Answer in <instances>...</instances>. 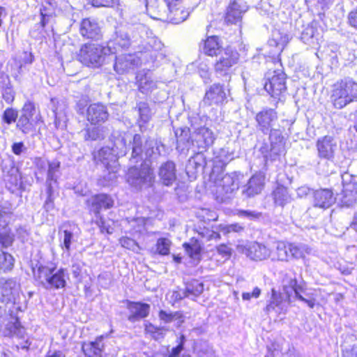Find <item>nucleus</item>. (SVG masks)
<instances>
[{
  "mask_svg": "<svg viewBox=\"0 0 357 357\" xmlns=\"http://www.w3.org/2000/svg\"><path fill=\"white\" fill-rule=\"evenodd\" d=\"M158 318L161 324H173V326L176 328H181L185 320V317L180 311L172 312L164 310L159 311Z\"/></svg>",
  "mask_w": 357,
  "mask_h": 357,
  "instance_id": "obj_25",
  "label": "nucleus"
},
{
  "mask_svg": "<svg viewBox=\"0 0 357 357\" xmlns=\"http://www.w3.org/2000/svg\"><path fill=\"white\" fill-rule=\"evenodd\" d=\"M127 144L128 151L131 150L130 160L131 162H137L142 159V154L144 153L146 158L151 157L156 151H158V142L149 137L146 139L143 145L142 137L139 134H135L132 137V141L128 139Z\"/></svg>",
  "mask_w": 357,
  "mask_h": 357,
  "instance_id": "obj_7",
  "label": "nucleus"
},
{
  "mask_svg": "<svg viewBox=\"0 0 357 357\" xmlns=\"http://www.w3.org/2000/svg\"><path fill=\"white\" fill-rule=\"evenodd\" d=\"M271 196L275 205L281 207H284L292 200L287 188L282 185H279L275 188V189L272 192Z\"/></svg>",
  "mask_w": 357,
  "mask_h": 357,
  "instance_id": "obj_32",
  "label": "nucleus"
},
{
  "mask_svg": "<svg viewBox=\"0 0 357 357\" xmlns=\"http://www.w3.org/2000/svg\"><path fill=\"white\" fill-rule=\"evenodd\" d=\"M271 255L270 250L264 245L257 242L252 243L247 250V255L252 260L261 261Z\"/></svg>",
  "mask_w": 357,
  "mask_h": 357,
  "instance_id": "obj_28",
  "label": "nucleus"
},
{
  "mask_svg": "<svg viewBox=\"0 0 357 357\" xmlns=\"http://www.w3.org/2000/svg\"><path fill=\"white\" fill-rule=\"evenodd\" d=\"M137 53L141 63H152L153 66H158L167 56L164 44L156 36L144 38L138 45Z\"/></svg>",
  "mask_w": 357,
  "mask_h": 357,
  "instance_id": "obj_4",
  "label": "nucleus"
},
{
  "mask_svg": "<svg viewBox=\"0 0 357 357\" xmlns=\"http://www.w3.org/2000/svg\"><path fill=\"white\" fill-rule=\"evenodd\" d=\"M214 64L215 72L218 76L230 77V70L233 66L236 65L239 59L238 52L227 47L218 55Z\"/></svg>",
  "mask_w": 357,
  "mask_h": 357,
  "instance_id": "obj_10",
  "label": "nucleus"
},
{
  "mask_svg": "<svg viewBox=\"0 0 357 357\" xmlns=\"http://www.w3.org/2000/svg\"><path fill=\"white\" fill-rule=\"evenodd\" d=\"M255 119L257 130L268 135L270 130L276 125L278 115L275 109L266 107L256 114Z\"/></svg>",
  "mask_w": 357,
  "mask_h": 357,
  "instance_id": "obj_12",
  "label": "nucleus"
},
{
  "mask_svg": "<svg viewBox=\"0 0 357 357\" xmlns=\"http://www.w3.org/2000/svg\"><path fill=\"white\" fill-rule=\"evenodd\" d=\"M79 33L86 39L98 40L102 38V30L94 19L86 18L82 20L79 25Z\"/></svg>",
  "mask_w": 357,
  "mask_h": 357,
  "instance_id": "obj_19",
  "label": "nucleus"
},
{
  "mask_svg": "<svg viewBox=\"0 0 357 357\" xmlns=\"http://www.w3.org/2000/svg\"><path fill=\"white\" fill-rule=\"evenodd\" d=\"M194 129L192 137L190 136L189 129L185 128H179L175 131L176 149L179 152L187 153L190 149H192L193 153H202L213 144L215 135L212 130L206 126Z\"/></svg>",
  "mask_w": 357,
  "mask_h": 357,
  "instance_id": "obj_1",
  "label": "nucleus"
},
{
  "mask_svg": "<svg viewBox=\"0 0 357 357\" xmlns=\"http://www.w3.org/2000/svg\"><path fill=\"white\" fill-rule=\"evenodd\" d=\"M20 291V285L14 278H0V302L15 303Z\"/></svg>",
  "mask_w": 357,
  "mask_h": 357,
  "instance_id": "obj_11",
  "label": "nucleus"
},
{
  "mask_svg": "<svg viewBox=\"0 0 357 357\" xmlns=\"http://www.w3.org/2000/svg\"><path fill=\"white\" fill-rule=\"evenodd\" d=\"M288 40L287 35H282L278 31H276L273 33L272 38L268 40V44L282 51L287 44Z\"/></svg>",
  "mask_w": 357,
  "mask_h": 357,
  "instance_id": "obj_48",
  "label": "nucleus"
},
{
  "mask_svg": "<svg viewBox=\"0 0 357 357\" xmlns=\"http://www.w3.org/2000/svg\"><path fill=\"white\" fill-rule=\"evenodd\" d=\"M33 276L47 290L63 289L67 284L69 275L63 268H56L55 266L40 264L37 269L33 268Z\"/></svg>",
  "mask_w": 357,
  "mask_h": 357,
  "instance_id": "obj_3",
  "label": "nucleus"
},
{
  "mask_svg": "<svg viewBox=\"0 0 357 357\" xmlns=\"http://www.w3.org/2000/svg\"><path fill=\"white\" fill-rule=\"evenodd\" d=\"M18 117V112L17 110L13 108H7L3 114L2 119L3 121L10 125L16 121Z\"/></svg>",
  "mask_w": 357,
  "mask_h": 357,
  "instance_id": "obj_58",
  "label": "nucleus"
},
{
  "mask_svg": "<svg viewBox=\"0 0 357 357\" xmlns=\"http://www.w3.org/2000/svg\"><path fill=\"white\" fill-rule=\"evenodd\" d=\"M237 214L239 217L246 218L250 220L258 219L261 216V213L250 210H239Z\"/></svg>",
  "mask_w": 357,
  "mask_h": 357,
  "instance_id": "obj_61",
  "label": "nucleus"
},
{
  "mask_svg": "<svg viewBox=\"0 0 357 357\" xmlns=\"http://www.w3.org/2000/svg\"><path fill=\"white\" fill-rule=\"evenodd\" d=\"M331 99L334 107L338 109L357 102V82L350 77L337 81L333 86Z\"/></svg>",
  "mask_w": 357,
  "mask_h": 357,
  "instance_id": "obj_5",
  "label": "nucleus"
},
{
  "mask_svg": "<svg viewBox=\"0 0 357 357\" xmlns=\"http://www.w3.org/2000/svg\"><path fill=\"white\" fill-rule=\"evenodd\" d=\"M135 109L137 110L139 116V123L140 130L144 132L146 129V127L142 124V123L146 124L151 120L152 116L151 109L149 107V103L146 102H138L135 107Z\"/></svg>",
  "mask_w": 357,
  "mask_h": 357,
  "instance_id": "obj_36",
  "label": "nucleus"
},
{
  "mask_svg": "<svg viewBox=\"0 0 357 357\" xmlns=\"http://www.w3.org/2000/svg\"><path fill=\"white\" fill-rule=\"evenodd\" d=\"M185 290L188 298L195 300L204 291V283L197 280H192L185 283Z\"/></svg>",
  "mask_w": 357,
  "mask_h": 357,
  "instance_id": "obj_40",
  "label": "nucleus"
},
{
  "mask_svg": "<svg viewBox=\"0 0 357 357\" xmlns=\"http://www.w3.org/2000/svg\"><path fill=\"white\" fill-rule=\"evenodd\" d=\"M336 201V197L331 189L320 188L313 192V206L321 209L331 207Z\"/></svg>",
  "mask_w": 357,
  "mask_h": 357,
  "instance_id": "obj_17",
  "label": "nucleus"
},
{
  "mask_svg": "<svg viewBox=\"0 0 357 357\" xmlns=\"http://www.w3.org/2000/svg\"><path fill=\"white\" fill-rule=\"evenodd\" d=\"M139 91L145 94L151 93L157 88L156 82H155L150 76L145 74L142 76L137 75Z\"/></svg>",
  "mask_w": 357,
  "mask_h": 357,
  "instance_id": "obj_41",
  "label": "nucleus"
},
{
  "mask_svg": "<svg viewBox=\"0 0 357 357\" xmlns=\"http://www.w3.org/2000/svg\"><path fill=\"white\" fill-rule=\"evenodd\" d=\"M342 357H357V344H354L351 348H347L342 345Z\"/></svg>",
  "mask_w": 357,
  "mask_h": 357,
  "instance_id": "obj_62",
  "label": "nucleus"
},
{
  "mask_svg": "<svg viewBox=\"0 0 357 357\" xmlns=\"http://www.w3.org/2000/svg\"><path fill=\"white\" fill-rule=\"evenodd\" d=\"M15 259L10 253L0 250V273H6L13 269Z\"/></svg>",
  "mask_w": 357,
  "mask_h": 357,
  "instance_id": "obj_43",
  "label": "nucleus"
},
{
  "mask_svg": "<svg viewBox=\"0 0 357 357\" xmlns=\"http://www.w3.org/2000/svg\"><path fill=\"white\" fill-rule=\"evenodd\" d=\"M217 252L225 259H229L231 255V249L225 244H220L217 247Z\"/></svg>",
  "mask_w": 357,
  "mask_h": 357,
  "instance_id": "obj_63",
  "label": "nucleus"
},
{
  "mask_svg": "<svg viewBox=\"0 0 357 357\" xmlns=\"http://www.w3.org/2000/svg\"><path fill=\"white\" fill-rule=\"evenodd\" d=\"M171 241L165 238H160L157 241L156 250L160 255H167L169 253Z\"/></svg>",
  "mask_w": 357,
  "mask_h": 357,
  "instance_id": "obj_55",
  "label": "nucleus"
},
{
  "mask_svg": "<svg viewBox=\"0 0 357 357\" xmlns=\"http://www.w3.org/2000/svg\"><path fill=\"white\" fill-rule=\"evenodd\" d=\"M199 234L202 238H204L206 241H217L220 239V234L213 229H210L208 228H201L199 231Z\"/></svg>",
  "mask_w": 357,
  "mask_h": 357,
  "instance_id": "obj_54",
  "label": "nucleus"
},
{
  "mask_svg": "<svg viewBox=\"0 0 357 357\" xmlns=\"http://www.w3.org/2000/svg\"><path fill=\"white\" fill-rule=\"evenodd\" d=\"M297 280L294 272L284 273L282 274V284L284 294H286V299L291 302V296L293 295L294 287H296Z\"/></svg>",
  "mask_w": 357,
  "mask_h": 357,
  "instance_id": "obj_34",
  "label": "nucleus"
},
{
  "mask_svg": "<svg viewBox=\"0 0 357 357\" xmlns=\"http://www.w3.org/2000/svg\"><path fill=\"white\" fill-rule=\"evenodd\" d=\"M356 200L357 190L344 192L342 190V196L340 199L342 206L351 207L356 203Z\"/></svg>",
  "mask_w": 357,
  "mask_h": 357,
  "instance_id": "obj_52",
  "label": "nucleus"
},
{
  "mask_svg": "<svg viewBox=\"0 0 357 357\" xmlns=\"http://www.w3.org/2000/svg\"><path fill=\"white\" fill-rule=\"evenodd\" d=\"M154 179V174L150 165L142 163L139 167H132L127 173V181L136 189H141L144 186L151 185Z\"/></svg>",
  "mask_w": 357,
  "mask_h": 357,
  "instance_id": "obj_8",
  "label": "nucleus"
},
{
  "mask_svg": "<svg viewBox=\"0 0 357 357\" xmlns=\"http://www.w3.org/2000/svg\"><path fill=\"white\" fill-rule=\"evenodd\" d=\"M122 247L130 250L132 251L137 252L139 250V247L137 242L128 237H122L119 240Z\"/></svg>",
  "mask_w": 357,
  "mask_h": 357,
  "instance_id": "obj_59",
  "label": "nucleus"
},
{
  "mask_svg": "<svg viewBox=\"0 0 357 357\" xmlns=\"http://www.w3.org/2000/svg\"><path fill=\"white\" fill-rule=\"evenodd\" d=\"M20 116L27 117L29 120H33L36 124L39 123L41 119L40 114L36 112L35 104L31 101L25 102L22 109Z\"/></svg>",
  "mask_w": 357,
  "mask_h": 357,
  "instance_id": "obj_42",
  "label": "nucleus"
},
{
  "mask_svg": "<svg viewBox=\"0 0 357 357\" xmlns=\"http://www.w3.org/2000/svg\"><path fill=\"white\" fill-rule=\"evenodd\" d=\"M37 125L33 120H29L27 117L20 116L16 126L22 133L30 134L36 131Z\"/></svg>",
  "mask_w": 357,
  "mask_h": 357,
  "instance_id": "obj_46",
  "label": "nucleus"
},
{
  "mask_svg": "<svg viewBox=\"0 0 357 357\" xmlns=\"http://www.w3.org/2000/svg\"><path fill=\"white\" fill-rule=\"evenodd\" d=\"M289 243L279 241L277 243L275 255H277L278 260L280 261H289Z\"/></svg>",
  "mask_w": 357,
  "mask_h": 357,
  "instance_id": "obj_50",
  "label": "nucleus"
},
{
  "mask_svg": "<svg viewBox=\"0 0 357 357\" xmlns=\"http://www.w3.org/2000/svg\"><path fill=\"white\" fill-rule=\"evenodd\" d=\"M215 229L224 234H227L231 232L240 233L244 230V227L238 223H234L231 225L220 224L215 227Z\"/></svg>",
  "mask_w": 357,
  "mask_h": 357,
  "instance_id": "obj_53",
  "label": "nucleus"
},
{
  "mask_svg": "<svg viewBox=\"0 0 357 357\" xmlns=\"http://www.w3.org/2000/svg\"><path fill=\"white\" fill-rule=\"evenodd\" d=\"M227 91L224 85L213 84L206 91L202 102L205 106L221 105L227 102Z\"/></svg>",
  "mask_w": 357,
  "mask_h": 357,
  "instance_id": "obj_16",
  "label": "nucleus"
},
{
  "mask_svg": "<svg viewBox=\"0 0 357 357\" xmlns=\"http://www.w3.org/2000/svg\"><path fill=\"white\" fill-rule=\"evenodd\" d=\"M109 48L100 44L86 43L81 46L77 59L87 67L98 68L104 64L106 56L110 54Z\"/></svg>",
  "mask_w": 357,
  "mask_h": 357,
  "instance_id": "obj_6",
  "label": "nucleus"
},
{
  "mask_svg": "<svg viewBox=\"0 0 357 357\" xmlns=\"http://www.w3.org/2000/svg\"><path fill=\"white\" fill-rule=\"evenodd\" d=\"M12 218L13 213L8 208H0V244L5 248L10 246L14 241V236L8 226Z\"/></svg>",
  "mask_w": 357,
  "mask_h": 357,
  "instance_id": "obj_13",
  "label": "nucleus"
},
{
  "mask_svg": "<svg viewBox=\"0 0 357 357\" xmlns=\"http://www.w3.org/2000/svg\"><path fill=\"white\" fill-rule=\"evenodd\" d=\"M268 134L269 135L271 150L274 153L278 154L283 146L284 137L282 131L280 128L273 127Z\"/></svg>",
  "mask_w": 357,
  "mask_h": 357,
  "instance_id": "obj_37",
  "label": "nucleus"
},
{
  "mask_svg": "<svg viewBox=\"0 0 357 357\" xmlns=\"http://www.w3.org/2000/svg\"><path fill=\"white\" fill-rule=\"evenodd\" d=\"M11 149L15 155H20L26 150V148L24 146V143L22 142H20L13 143L11 146Z\"/></svg>",
  "mask_w": 357,
  "mask_h": 357,
  "instance_id": "obj_64",
  "label": "nucleus"
},
{
  "mask_svg": "<svg viewBox=\"0 0 357 357\" xmlns=\"http://www.w3.org/2000/svg\"><path fill=\"white\" fill-rule=\"evenodd\" d=\"M264 183L261 177L253 176L249 179L248 183L244 185L243 194L247 197H254L261 192Z\"/></svg>",
  "mask_w": 357,
  "mask_h": 357,
  "instance_id": "obj_33",
  "label": "nucleus"
},
{
  "mask_svg": "<svg viewBox=\"0 0 357 357\" xmlns=\"http://www.w3.org/2000/svg\"><path fill=\"white\" fill-rule=\"evenodd\" d=\"M316 148L319 158L333 160L337 149V140L331 135L319 137L317 140Z\"/></svg>",
  "mask_w": 357,
  "mask_h": 357,
  "instance_id": "obj_15",
  "label": "nucleus"
},
{
  "mask_svg": "<svg viewBox=\"0 0 357 357\" xmlns=\"http://www.w3.org/2000/svg\"><path fill=\"white\" fill-rule=\"evenodd\" d=\"M158 176L163 185H172L176 179L175 163L171 160L163 162L159 168Z\"/></svg>",
  "mask_w": 357,
  "mask_h": 357,
  "instance_id": "obj_26",
  "label": "nucleus"
},
{
  "mask_svg": "<svg viewBox=\"0 0 357 357\" xmlns=\"http://www.w3.org/2000/svg\"><path fill=\"white\" fill-rule=\"evenodd\" d=\"M61 162L57 160L47 161V174L46 181H54L56 183L60 170Z\"/></svg>",
  "mask_w": 357,
  "mask_h": 357,
  "instance_id": "obj_49",
  "label": "nucleus"
},
{
  "mask_svg": "<svg viewBox=\"0 0 357 357\" xmlns=\"http://www.w3.org/2000/svg\"><path fill=\"white\" fill-rule=\"evenodd\" d=\"M103 336H99L95 341L85 342L82 345L83 351L88 357H102L103 349Z\"/></svg>",
  "mask_w": 357,
  "mask_h": 357,
  "instance_id": "obj_30",
  "label": "nucleus"
},
{
  "mask_svg": "<svg viewBox=\"0 0 357 357\" xmlns=\"http://www.w3.org/2000/svg\"><path fill=\"white\" fill-rule=\"evenodd\" d=\"M289 259L303 258L305 254L310 252V248L303 244L289 243Z\"/></svg>",
  "mask_w": 357,
  "mask_h": 357,
  "instance_id": "obj_45",
  "label": "nucleus"
},
{
  "mask_svg": "<svg viewBox=\"0 0 357 357\" xmlns=\"http://www.w3.org/2000/svg\"><path fill=\"white\" fill-rule=\"evenodd\" d=\"M5 181L7 188L15 193L18 190H24V185L22 181V176L18 169L13 167L5 176Z\"/></svg>",
  "mask_w": 357,
  "mask_h": 357,
  "instance_id": "obj_27",
  "label": "nucleus"
},
{
  "mask_svg": "<svg viewBox=\"0 0 357 357\" xmlns=\"http://www.w3.org/2000/svg\"><path fill=\"white\" fill-rule=\"evenodd\" d=\"M127 137H121L117 139L114 144V146L110 148L105 146L101 148L94 158L98 162H100L107 169L108 172L107 177L104 175L102 179H100V184L102 186H109L116 178L114 172L115 164L117 161V157H123L128 154Z\"/></svg>",
  "mask_w": 357,
  "mask_h": 357,
  "instance_id": "obj_2",
  "label": "nucleus"
},
{
  "mask_svg": "<svg viewBox=\"0 0 357 357\" xmlns=\"http://www.w3.org/2000/svg\"><path fill=\"white\" fill-rule=\"evenodd\" d=\"M168 7L169 13L167 16V20L172 24H178L185 21L190 13L182 6H177L176 4L169 5Z\"/></svg>",
  "mask_w": 357,
  "mask_h": 357,
  "instance_id": "obj_29",
  "label": "nucleus"
},
{
  "mask_svg": "<svg viewBox=\"0 0 357 357\" xmlns=\"http://www.w3.org/2000/svg\"><path fill=\"white\" fill-rule=\"evenodd\" d=\"M131 45V39L128 33L120 29L116 31L114 39L107 43L106 47H109V54H116L123 50H126Z\"/></svg>",
  "mask_w": 357,
  "mask_h": 357,
  "instance_id": "obj_22",
  "label": "nucleus"
},
{
  "mask_svg": "<svg viewBox=\"0 0 357 357\" xmlns=\"http://www.w3.org/2000/svg\"><path fill=\"white\" fill-rule=\"evenodd\" d=\"M342 183L344 192L357 190V176L344 172L342 174Z\"/></svg>",
  "mask_w": 357,
  "mask_h": 357,
  "instance_id": "obj_47",
  "label": "nucleus"
},
{
  "mask_svg": "<svg viewBox=\"0 0 357 357\" xmlns=\"http://www.w3.org/2000/svg\"><path fill=\"white\" fill-rule=\"evenodd\" d=\"M200 51L211 57H216L225 49L222 40L216 36L208 37L199 46Z\"/></svg>",
  "mask_w": 357,
  "mask_h": 357,
  "instance_id": "obj_23",
  "label": "nucleus"
},
{
  "mask_svg": "<svg viewBox=\"0 0 357 357\" xmlns=\"http://www.w3.org/2000/svg\"><path fill=\"white\" fill-rule=\"evenodd\" d=\"M295 297L307 304V305L313 308L315 305V298H313L311 295L305 292V288L303 284H296V287H294V291Z\"/></svg>",
  "mask_w": 357,
  "mask_h": 357,
  "instance_id": "obj_39",
  "label": "nucleus"
},
{
  "mask_svg": "<svg viewBox=\"0 0 357 357\" xmlns=\"http://www.w3.org/2000/svg\"><path fill=\"white\" fill-rule=\"evenodd\" d=\"M128 311V320L136 322L147 317L150 312L151 306L148 303L127 301Z\"/></svg>",
  "mask_w": 357,
  "mask_h": 357,
  "instance_id": "obj_20",
  "label": "nucleus"
},
{
  "mask_svg": "<svg viewBox=\"0 0 357 357\" xmlns=\"http://www.w3.org/2000/svg\"><path fill=\"white\" fill-rule=\"evenodd\" d=\"M109 117L106 106L100 103L91 104L86 110V119L93 125L105 123Z\"/></svg>",
  "mask_w": 357,
  "mask_h": 357,
  "instance_id": "obj_21",
  "label": "nucleus"
},
{
  "mask_svg": "<svg viewBox=\"0 0 357 357\" xmlns=\"http://www.w3.org/2000/svg\"><path fill=\"white\" fill-rule=\"evenodd\" d=\"M141 63L139 57L134 54H121L116 57L114 70L119 74H124L134 70Z\"/></svg>",
  "mask_w": 357,
  "mask_h": 357,
  "instance_id": "obj_18",
  "label": "nucleus"
},
{
  "mask_svg": "<svg viewBox=\"0 0 357 357\" xmlns=\"http://www.w3.org/2000/svg\"><path fill=\"white\" fill-rule=\"evenodd\" d=\"M247 10V6L241 1L235 0L227 7L225 21L228 24H237L242 19L243 14Z\"/></svg>",
  "mask_w": 357,
  "mask_h": 357,
  "instance_id": "obj_24",
  "label": "nucleus"
},
{
  "mask_svg": "<svg viewBox=\"0 0 357 357\" xmlns=\"http://www.w3.org/2000/svg\"><path fill=\"white\" fill-rule=\"evenodd\" d=\"M64 227L65 226L63 225L59 230V240L62 250L69 255L71 250V244L74 241V234L73 231L68 229H64Z\"/></svg>",
  "mask_w": 357,
  "mask_h": 357,
  "instance_id": "obj_38",
  "label": "nucleus"
},
{
  "mask_svg": "<svg viewBox=\"0 0 357 357\" xmlns=\"http://www.w3.org/2000/svg\"><path fill=\"white\" fill-rule=\"evenodd\" d=\"M86 204L89 212L96 217V223L101 229H105L109 234L112 233L109 228L105 227L104 220L100 215V211L112 208L114 204L113 198L107 194H98L88 199Z\"/></svg>",
  "mask_w": 357,
  "mask_h": 357,
  "instance_id": "obj_9",
  "label": "nucleus"
},
{
  "mask_svg": "<svg viewBox=\"0 0 357 357\" xmlns=\"http://www.w3.org/2000/svg\"><path fill=\"white\" fill-rule=\"evenodd\" d=\"M184 247L185 251L191 258L197 260L200 259V255L202 248L197 241L192 243H185Z\"/></svg>",
  "mask_w": 357,
  "mask_h": 357,
  "instance_id": "obj_51",
  "label": "nucleus"
},
{
  "mask_svg": "<svg viewBox=\"0 0 357 357\" xmlns=\"http://www.w3.org/2000/svg\"><path fill=\"white\" fill-rule=\"evenodd\" d=\"M119 0H91V4L95 7H114L119 4Z\"/></svg>",
  "mask_w": 357,
  "mask_h": 357,
  "instance_id": "obj_60",
  "label": "nucleus"
},
{
  "mask_svg": "<svg viewBox=\"0 0 357 357\" xmlns=\"http://www.w3.org/2000/svg\"><path fill=\"white\" fill-rule=\"evenodd\" d=\"M234 158V153L230 152L227 148H223L220 150L216 159L223 165L228 164Z\"/></svg>",
  "mask_w": 357,
  "mask_h": 357,
  "instance_id": "obj_56",
  "label": "nucleus"
},
{
  "mask_svg": "<svg viewBox=\"0 0 357 357\" xmlns=\"http://www.w3.org/2000/svg\"><path fill=\"white\" fill-rule=\"evenodd\" d=\"M238 176L239 174L236 172L227 174L222 176L218 185L222 187V190L226 194L232 193L235 190L238 188Z\"/></svg>",
  "mask_w": 357,
  "mask_h": 357,
  "instance_id": "obj_31",
  "label": "nucleus"
},
{
  "mask_svg": "<svg viewBox=\"0 0 357 357\" xmlns=\"http://www.w3.org/2000/svg\"><path fill=\"white\" fill-rule=\"evenodd\" d=\"M205 165L206 161L203 153L197 152L194 156L188 160L185 166V172L189 176H194L198 169Z\"/></svg>",
  "mask_w": 357,
  "mask_h": 357,
  "instance_id": "obj_35",
  "label": "nucleus"
},
{
  "mask_svg": "<svg viewBox=\"0 0 357 357\" xmlns=\"http://www.w3.org/2000/svg\"><path fill=\"white\" fill-rule=\"evenodd\" d=\"M105 137V127H91L88 128L84 131V138L85 140H102Z\"/></svg>",
  "mask_w": 357,
  "mask_h": 357,
  "instance_id": "obj_44",
  "label": "nucleus"
},
{
  "mask_svg": "<svg viewBox=\"0 0 357 357\" xmlns=\"http://www.w3.org/2000/svg\"><path fill=\"white\" fill-rule=\"evenodd\" d=\"M7 328L10 335H22L24 332V328L18 319H15L14 321L9 322Z\"/></svg>",
  "mask_w": 357,
  "mask_h": 357,
  "instance_id": "obj_57",
  "label": "nucleus"
},
{
  "mask_svg": "<svg viewBox=\"0 0 357 357\" xmlns=\"http://www.w3.org/2000/svg\"><path fill=\"white\" fill-rule=\"evenodd\" d=\"M265 90L273 98H278L286 91V75L281 70L273 72V75L267 78L264 84Z\"/></svg>",
  "mask_w": 357,
  "mask_h": 357,
  "instance_id": "obj_14",
  "label": "nucleus"
}]
</instances>
